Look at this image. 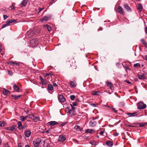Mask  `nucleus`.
Segmentation results:
<instances>
[{
    "mask_svg": "<svg viewBox=\"0 0 147 147\" xmlns=\"http://www.w3.org/2000/svg\"><path fill=\"white\" fill-rule=\"evenodd\" d=\"M38 43V41L37 39L34 38L31 40L30 42V45L31 47L34 48L37 46Z\"/></svg>",
    "mask_w": 147,
    "mask_h": 147,
    "instance_id": "obj_1",
    "label": "nucleus"
},
{
    "mask_svg": "<svg viewBox=\"0 0 147 147\" xmlns=\"http://www.w3.org/2000/svg\"><path fill=\"white\" fill-rule=\"evenodd\" d=\"M138 109H144L146 108V106L142 102H140L137 104Z\"/></svg>",
    "mask_w": 147,
    "mask_h": 147,
    "instance_id": "obj_2",
    "label": "nucleus"
},
{
    "mask_svg": "<svg viewBox=\"0 0 147 147\" xmlns=\"http://www.w3.org/2000/svg\"><path fill=\"white\" fill-rule=\"evenodd\" d=\"M39 31H35V29H34L30 33H28V38H31L35 34H36L38 33L39 32Z\"/></svg>",
    "mask_w": 147,
    "mask_h": 147,
    "instance_id": "obj_3",
    "label": "nucleus"
},
{
    "mask_svg": "<svg viewBox=\"0 0 147 147\" xmlns=\"http://www.w3.org/2000/svg\"><path fill=\"white\" fill-rule=\"evenodd\" d=\"M41 142L42 141L40 139L37 138L34 140L33 143L35 146H38L39 145L40 142Z\"/></svg>",
    "mask_w": 147,
    "mask_h": 147,
    "instance_id": "obj_4",
    "label": "nucleus"
},
{
    "mask_svg": "<svg viewBox=\"0 0 147 147\" xmlns=\"http://www.w3.org/2000/svg\"><path fill=\"white\" fill-rule=\"evenodd\" d=\"M16 126L15 124L13 125L12 126L9 127H5V129L8 131H14Z\"/></svg>",
    "mask_w": 147,
    "mask_h": 147,
    "instance_id": "obj_5",
    "label": "nucleus"
},
{
    "mask_svg": "<svg viewBox=\"0 0 147 147\" xmlns=\"http://www.w3.org/2000/svg\"><path fill=\"white\" fill-rule=\"evenodd\" d=\"M66 139V138L64 135H60L58 139V141L60 142H64Z\"/></svg>",
    "mask_w": 147,
    "mask_h": 147,
    "instance_id": "obj_6",
    "label": "nucleus"
},
{
    "mask_svg": "<svg viewBox=\"0 0 147 147\" xmlns=\"http://www.w3.org/2000/svg\"><path fill=\"white\" fill-rule=\"evenodd\" d=\"M118 12L120 13L121 14L123 15H125V13L123 8L120 6H118L117 8Z\"/></svg>",
    "mask_w": 147,
    "mask_h": 147,
    "instance_id": "obj_7",
    "label": "nucleus"
},
{
    "mask_svg": "<svg viewBox=\"0 0 147 147\" xmlns=\"http://www.w3.org/2000/svg\"><path fill=\"white\" fill-rule=\"evenodd\" d=\"M58 99L59 101L62 102H64L65 101V98L62 94H60L59 96Z\"/></svg>",
    "mask_w": 147,
    "mask_h": 147,
    "instance_id": "obj_8",
    "label": "nucleus"
},
{
    "mask_svg": "<svg viewBox=\"0 0 147 147\" xmlns=\"http://www.w3.org/2000/svg\"><path fill=\"white\" fill-rule=\"evenodd\" d=\"M58 124V123L55 121H51L47 123V125H49V126L51 127L52 126H53L54 125H56Z\"/></svg>",
    "mask_w": 147,
    "mask_h": 147,
    "instance_id": "obj_9",
    "label": "nucleus"
},
{
    "mask_svg": "<svg viewBox=\"0 0 147 147\" xmlns=\"http://www.w3.org/2000/svg\"><path fill=\"white\" fill-rule=\"evenodd\" d=\"M96 122L94 121V118H92V120H91L89 123V124L90 126L91 127H94L96 124Z\"/></svg>",
    "mask_w": 147,
    "mask_h": 147,
    "instance_id": "obj_10",
    "label": "nucleus"
},
{
    "mask_svg": "<svg viewBox=\"0 0 147 147\" xmlns=\"http://www.w3.org/2000/svg\"><path fill=\"white\" fill-rule=\"evenodd\" d=\"M31 134V131L30 130L28 129L26 131L24 134L25 136L26 137H29Z\"/></svg>",
    "mask_w": 147,
    "mask_h": 147,
    "instance_id": "obj_11",
    "label": "nucleus"
},
{
    "mask_svg": "<svg viewBox=\"0 0 147 147\" xmlns=\"http://www.w3.org/2000/svg\"><path fill=\"white\" fill-rule=\"evenodd\" d=\"M39 79L40 80V84H42V85H45L46 82L45 80H44L42 78L41 76H39Z\"/></svg>",
    "mask_w": 147,
    "mask_h": 147,
    "instance_id": "obj_12",
    "label": "nucleus"
},
{
    "mask_svg": "<svg viewBox=\"0 0 147 147\" xmlns=\"http://www.w3.org/2000/svg\"><path fill=\"white\" fill-rule=\"evenodd\" d=\"M14 90L16 91L20 92H21V90L16 85L14 84L13 86Z\"/></svg>",
    "mask_w": 147,
    "mask_h": 147,
    "instance_id": "obj_13",
    "label": "nucleus"
},
{
    "mask_svg": "<svg viewBox=\"0 0 147 147\" xmlns=\"http://www.w3.org/2000/svg\"><path fill=\"white\" fill-rule=\"evenodd\" d=\"M30 117L35 121H37L39 120V118L38 117H35L33 115H30Z\"/></svg>",
    "mask_w": 147,
    "mask_h": 147,
    "instance_id": "obj_14",
    "label": "nucleus"
},
{
    "mask_svg": "<svg viewBox=\"0 0 147 147\" xmlns=\"http://www.w3.org/2000/svg\"><path fill=\"white\" fill-rule=\"evenodd\" d=\"M28 2V0H23L22 1L20 5L22 7H25L26 5Z\"/></svg>",
    "mask_w": 147,
    "mask_h": 147,
    "instance_id": "obj_15",
    "label": "nucleus"
},
{
    "mask_svg": "<svg viewBox=\"0 0 147 147\" xmlns=\"http://www.w3.org/2000/svg\"><path fill=\"white\" fill-rule=\"evenodd\" d=\"M139 79H144L146 78V76L145 74H143L142 75L138 74L137 75Z\"/></svg>",
    "mask_w": 147,
    "mask_h": 147,
    "instance_id": "obj_16",
    "label": "nucleus"
},
{
    "mask_svg": "<svg viewBox=\"0 0 147 147\" xmlns=\"http://www.w3.org/2000/svg\"><path fill=\"white\" fill-rule=\"evenodd\" d=\"M17 22V20H9L6 22V23L10 24L15 23Z\"/></svg>",
    "mask_w": 147,
    "mask_h": 147,
    "instance_id": "obj_17",
    "label": "nucleus"
},
{
    "mask_svg": "<svg viewBox=\"0 0 147 147\" xmlns=\"http://www.w3.org/2000/svg\"><path fill=\"white\" fill-rule=\"evenodd\" d=\"M107 86L110 87L111 89L112 90H114V87L111 82H108L107 83Z\"/></svg>",
    "mask_w": 147,
    "mask_h": 147,
    "instance_id": "obj_18",
    "label": "nucleus"
},
{
    "mask_svg": "<svg viewBox=\"0 0 147 147\" xmlns=\"http://www.w3.org/2000/svg\"><path fill=\"white\" fill-rule=\"evenodd\" d=\"M9 63L10 65L13 66H14L15 65H19V64L18 63L12 61H10Z\"/></svg>",
    "mask_w": 147,
    "mask_h": 147,
    "instance_id": "obj_19",
    "label": "nucleus"
},
{
    "mask_svg": "<svg viewBox=\"0 0 147 147\" xmlns=\"http://www.w3.org/2000/svg\"><path fill=\"white\" fill-rule=\"evenodd\" d=\"M17 124L18 125V128L19 130L22 129V124L21 122L18 121L17 122Z\"/></svg>",
    "mask_w": 147,
    "mask_h": 147,
    "instance_id": "obj_20",
    "label": "nucleus"
},
{
    "mask_svg": "<svg viewBox=\"0 0 147 147\" xmlns=\"http://www.w3.org/2000/svg\"><path fill=\"white\" fill-rule=\"evenodd\" d=\"M48 89L49 92V90H53L54 89L53 86L52 84H49L48 86Z\"/></svg>",
    "mask_w": 147,
    "mask_h": 147,
    "instance_id": "obj_21",
    "label": "nucleus"
},
{
    "mask_svg": "<svg viewBox=\"0 0 147 147\" xmlns=\"http://www.w3.org/2000/svg\"><path fill=\"white\" fill-rule=\"evenodd\" d=\"M106 144L109 147H111L113 146V144L112 142L110 141H108L106 142Z\"/></svg>",
    "mask_w": 147,
    "mask_h": 147,
    "instance_id": "obj_22",
    "label": "nucleus"
},
{
    "mask_svg": "<svg viewBox=\"0 0 147 147\" xmlns=\"http://www.w3.org/2000/svg\"><path fill=\"white\" fill-rule=\"evenodd\" d=\"M10 92V91L4 88L3 92V94L5 95H6L7 94Z\"/></svg>",
    "mask_w": 147,
    "mask_h": 147,
    "instance_id": "obj_23",
    "label": "nucleus"
},
{
    "mask_svg": "<svg viewBox=\"0 0 147 147\" xmlns=\"http://www.w3.org/2000/svg\"><path fill=\"white\" fill-rule=\"evenodd\" d=\"M22 96V95H19L16 96L14 95H12L11 96L13 97L14 99L17 100L20 97Z\"/></svg>",
    "mask_w": 147,
    "mask_h": 147,
    "instance_id": "obj_24",
    "label": "nucleus"
},
{
    "mask_svg": "<svg viewBox=\"0 0 147 147\" xmlns=\"http://www.w3.org/2000/svg\"><path fill=\"white\" fill-rule=\"evenodd\" d=\"M40 21L43 23L45 22H46V16H44L41 18L40 19Z\"/></svg>",
    "mask_w": 147,
    "mask_h": 147,
    "instance_id": "obj_25",
    "label": "nucleus"
},
{
    "mask_svg": "<svg viewBox=\"0 0 147 147\" xmlns=\"http://www.w3.org/2000/svg\"><path fill=\"white\" fill-rule=\"evenodd\" d=\"M138 9L140 12L142 11L143 7L140 3H139L138 4Z\"/></svg>",
    "mask_w": 147,
    "mask_h": 147,
    "instance_id": "obj_26",
    "label": "nucleus"
},
{
    "mask_svg": "<svg viewBox=\"0 0 147 147\" xmlns=\"http://www.w3.org/2000/svg\"><path fill=\"white\" fill-rule=\"evenodd\" d=\"M6 124L5 122L3 121H0V127H3L5 126Z\"/></svg>",
    "mask_w": 147,
    "mask_h": 147,
    "instance_id": "obj_27",
    "label": "nucleus"
},
{
    "mask_svg": "<svg viewBox=\"0 0 147 147\" xmlns=\"http://www.w3.org/2000/svg\"><path fill=\"white\" fill-rule=\"evenodd\" d=\"M70 86L72 87H74L76 86V82H70Z\"/></svg>",
    "mask_w": 147,
    "mask_h": 147,
    "instance_id": "obj_28",
    "label": "nucleus"
},
{
    "mask_svg": "<svg viewBox=\"0 0 147 147\" xmlns=\"http://www.w3.org/2000/svg\"><path fill=\"white\" fill-rule=\"evenodd\" d=\"M127 114L129 117H134L137 115V113H127Z\"/></svg>",
    "mask_w": 147,
    "mask_h": 147,
    "instance_id": "obj_29",
    "label": "nucleus"
},
{
    "mask_svg": "<svg viewBox=\"0 0 147 147\" xmlns=\"http://www.w3.org/2000/svg\"><path fill=\"white\" fill-rule=\"evenodd\" d=\"M85 132L86 133H94V131L93 130L89 129H87L86 131Z\"/></svg>",
    "mask_w": 147,
    "mask_h": 147,
    "instance_id": "obj_30",
    "label": "nucleus"
},
{
    "mask_svg": "<svg viewBox=\"0 0 147 147\" xmlns=\"http://www.w3.org/2000/svg\"><path fill=\"white\" fill-rule=\"evenodd\" d=\"M28 116H26L25 117L24 116H21L20 117V118L21 119V120L22 121H24V120H26V118H28Z\"/></svg>",
    "mask_w": 147,
    "mask_h": 147,
    "instance_id": "obj_31",
    "label": "nucleus"
},
{
    "mask_svg": "<svg viewBox=\"0 0 147 147\" xmlns=\"http://www.w3.org/2000/svg\"><path fill=\"white\" fill-rule=\"evenodd\" d=\"M124 7L127 11H129L131 10L129 6L127 4H125L124 5Z\"/></svg>",
    "mask_w": 147,
    "mask_h": 147,
    "instance_id": "obj_32",
    "label": "nucleus"
},
{
    "mask_svg": "<svg viewBox=\"0 0 147 147\" xmlns=\"http://www.w3.org/2000/svg\"><path fill=\"white\" fill-rule=\"evenodd\" d=\"M141 41L142 43V44L146 46L147 45V44L146 42V41L144 40L143 39H142L141 40Z\"/></svg>",
    "mask_w": 147,
    "mask_h": 147,
    "instance_id": "obj_33",
    "label": "nucleus"
},
{
    "mask_svg": "<svg viewBox=\"0 0 147 147\" xmlns=\"http://www.w3.org/2000/svg\"><path fill=\"white\" fill-rule=\"evenodd\" d=\"M100 92L98 91H94L93 92L92 95H98Z\"/></svg>",
    "mask_w": 147,
    "mask_h": 147,
    "instance_id": "obj_34",
    "label": "nucleus"
},
{
    "mask_svg": "<svg viewBox=\"0 0 147 147\" xmlns=\"http://www.w3.org/2000/svg\"><path fill=\"white\" fill-rule=\"evenodd\" d=\"M75 128L78 131H80L81 130L80 127L78 125H76L75 127Z\"/></svg>",
    "mask_w": 147,
    "mask_h": 147,
    "instance_id": "obj_35",
    "label": "nucleus"
},
{
    "mask_svg": "<svg viewBox=\"0 0 147 147\" xmlns=\"http://www.w3.org/2000/svg\"><path fill=\"white\" fill-rule=\"evenodd\" d=\"M74 110H72L71 109H70L68 110V113H69L70 114H72L74 113Z\"/></svg>",
    "mask_w": 147,
    "mask_h": 147,
    "instance_id": "obj_36",
    "label": "nucleus"
},
{
    "mask_svg": "<svg viewBox=\"0 0 147 147\" xmlns=\"http://www.w3.org/2000/svg\"><path fill=\"white\" fill-rule=\"evenodd\" d=\"M47 78H49V79H51L52 77L51 76V75L50 74H47Z\"/></svg>",
    "mask_w": 147,
    "mask_h": 147,
    "instance_id": "obj_37",
    "label": "nucleus"
},
{
    "mask_svg": "<svg viewBox=\"0 0 147 147\" xmlns=\"http://www.w3.org/2000/svg\"><path fill=\"white\" fill-rule=\"evenodd\" d=\"M47 29L48 31L49 32L51 30V27L48 25H47Z\"/></svg>",
    "mask_w": 147,
    "mask_h": 147,
    "instance_id": "obj_38",
    "label": "nucleus"
},
{
    "mask_svg": "<svg viewBox=\"0 0 147 147\" xmlns=\"http://www.w3.org/2000/svg\"><path fill=\"white\" fill-rule=\"evenodd\" d=\"M27 126V124L25 123L23 125H22V129H23L26 128Z\"/></svg>",
    "mask_w": 147,
    "mask_h": 147,
    "instance_id": "obj_39",
    "label": "nucleus"
},
{
    "mask_svg": "<svg viewBox=\"0 0 147 147\" xmlns=\"http://www.w3.org/2000/svg\"><path fill=\"white\" fill-rule=\"evenodd\" d=\"M10 25V24H7L6 23V24H4L2 26L1 28H5V27H6V26Z\"/></svg>",
    "mask_w": 147,
    "mask_h": 147,
    "instance_id": "obj_40",
    "label": "nucleus"
},
{
    "mask_svg": "<svg viewBox=\"0 0 147 147\" xmlns=\"http://www.w3.org/2000/svg\"><path fill=\"white\" fill-rule=\"evenodd\" d=\"M140 66V64L139 63L135 64L134 65V67H139Z\"/></svg>",
    "mask_w": 147,
    "mask_h": 147,
    "instance_id": "obj_41",
    "label": "nucleus"
},
{
    "mask_svg": "<svg viewBox=\"0 0 147 147\" xmlns=\"http://www.w3.org/2000/svg\"><path fill=\"white\" fill-rule=\"evenodd\" d=\"M75 98V96L74 95H71L70 96V99L72 100H74Z\"/></svg>",
    "mask_w": 147,
    "mask_h": 147,
    "instance_id": "obj_42",
    "label": "nucleus"
},
{
    "mask_svg": "<svg viewBox=\"0 0 147 147\" xmlns=\"http://www.w3.org/2000/svg\"><path fill=\"white\" fill-rule=\"evenodd\" d=\"M97 104H95L94 103H92L90 104L91 106L94 107H97Z\"/></svg>",
    "mask_w": 147,
    "mask_h": 147,
    "instance_id": "obj_43",
    "label": "nucleus"
},
{
    "mask_svg": "<svg viewBox=\"0 0 147 147\" xmlns=\"http://www.w3.org/2000/svg\"><path fill=\"white\" fill-rule=\"evenodd\" d=\"M8 74H9L11 76L12 75V74H13V73H12V72L11 71H8Z\"/></svg>",
    "mask_w": 147,
    "mask_h": 147,
    "instance_id": "obj_44",
    "label": "nucleus"
},
{
    "mask_svg": "<svg viewBox=\"0 0 147 147\" xmlns=\"http://www.w3.org/2000/svg\"><path fill=\"white\" fill-rule=\"evenodd\" d=\"M112 110L115 113H116L117 112V111L115 110V109L114 108H112Z\"/></svg>",
    "mask_w": 147,
    "mask_h": 147,
    "instance_id": "obj_45",
    "label": "nucleus"
},
{
    "mask_svg": "<svg viewBox=\"0 0 147 147\" xmlns=\"http://www.w3.org/2000/svg\"><path fill=\"white\" fill-rule=\"evenodd\" d=\"M47 140L50 141V139L51 138V137H50V135H48L47 136Z\"/></svg>",
    "mask_w": 147,
    "mask_h": 147,
    "instance_id": "obj_46",
    "label": "nucleus"
},
{
    "mask_svg": "<svg viewBox=\"0 0 147 147\" xmlns=\"http://www.w3.org/2000/svg\"><path fill=\"white\" fill-rule=\"evenodd\" d=\"M10 7H11V10H12L15 9V7L13 5Z\"/></svg>",
    "mask_w": 147,
    "mask_h": 147,
    "instance_id": "obj_47",
    "label": "nucleus"
},
{
    "mask_svg": "<svg viewBox=\"0 0 147 147\" xmlns=\"http://www.w3.org/2000/svg\"><path fill=\"white\" fill-rule=\"evenodd\" d=\"M44 8H40L39 9V11L38 12V13L40 12Z\"/></svg>",
    "mask_w": 147,
    "mask_h": 147,
    "instance_id": "obj_48",
    "label": "nucleus"
},
{
    "mask_svg": "<svg viewBox=\"0 0 147 147\" xmlns=\"http://www.w3.org/2000/svg\"><path fill=\"white\" fill-rule=\"evenodd\" d=\"M70 105L72 109L71 110H74L75 109V107H74V106L72 105V104H70Z\"/></svg>",
    "mask_w": 147,
    "mask_h": 147,
    "instance_id": "obj_49",
    "label": "nucleus"
},
{
    "mask_svg": "<svg viewBox=\"0 0 147 147\" xmlns=\"http://www.w3.org/2000/svg\"><path fill=\"white\" fill-rule=\"evenodd\" d=\"M77 105V104L76 102H74L72 103V105L74 106H76Z\"/></svg>",
    "mask_w": 147,
    "mask_h": 147,
    "instance_id": "obj_50",
    "label": "nucleus"
},
{
    "mask_svg": "<svg viewBox=\"0 0 147 147\" xmlns=\"http://www.w3.org/2000/svg\"><path fill=\"white\" fill-rule=\"evenodd\" d=\"M7 18V16L6 15H4L3 16V18L4 20H5Z\"/></svg>",
    "mask_w": 147,
    "mask_h": 147,
    "instance_id": "obj_51",
    "label": "nucleus"
},
{
    "mask_svg": "<svg viewBox=\"0 0 147 147\" xmlns=\"http://www.w3.org/2000/svg\"><path fill=\"white\" fill-rule=\"evenodd\" d=\"M145 31L146 33L147 34V26H146L145 29Z\"/></svg>",
    "mask_w": 147,
    "mask_h": 147,
    "instance_id": "obj_52",
    "label": "nucleus"
},
{
    "mask_svg": "<svg viewBox=\"0 0 147 147\" xmlns=\"http://www.w3.org/2000/svg\"><path fill=\"white\" fill-rule=\"evenodd\" d=\"M104 133V132L103 131H102L100 133V134L101 135H103Z\"/></svg>",
    "mask_w": 147,
    "mask_h": 147,
    "instance_id": "obj_53",
    "label": "nucleus"
},
{
    "mask_svg": "<svg viewBox=\"0 0 147 147\" xmlns=\"http://www.w3.org/2000/svg\"><path fill=\"white\" fill-rule=\"evenodd\" d=\"M144 125H145L144 123H142V124H140V127H143V126H144Z\"/></svg>",
    "mask_w": 147,
    "mask_h": 147,
    "instance_id": "obj_54",
    "label": "nucleus"
},
{
    "mask_svg": "<svg viewBox=\"0 0 147 147\" xmlns=\"http://www.w3.org/2000/svg\"><path fill=\"white\" fill-rule=\"evenodd\" d=\"M51 17H48V18H47H47H46L47 21L48 20H49L50 19H51Z\"/></svg>",
    "mask_w": 147,
    "mask_h": 147,
    "instance_id": "obj_55",
    "label": "nucleus"
},
{
    "mask_svg": "<svg viewBox=\"0 0 147 147\" xmlns=\"http://www.w3.org/2000/svg\"><path fill=\"white\" fill-rule=\"evenodd\" d=\"M18 147H22L21 144L20 143L18 144Z\"/></svg>",
    "mask_w": 147,
    "mask_h": 147,
    "instance_id": "obj_56",
    "label": "nucleus"
},
{
    "mask_svg": "<svg viewBox=\"0 0 147 147\" xmlns=\"http://www.w3.org/2000/svg\"><path fill=\"white\" fill-rule=\"evenodd\" d=\"M145 60L147 61V55H146L145 56Z\"/></svg>",
    "mask_w": 147,
    "mask_h": 147,
    "instance_id": "obj_57",
    "label": "nucleus"
},
{
    "mask_svg": "<svg viewBox=\"0 0 147 147\" xmlns=\"http://www.w3.org/2000/svg\"><path fill=\"white\" fill-rule=\"evenodd\" d=\"M1 45H0V53L1 51H2V49H1Z\"/></svg>",
    "mask_w": 147,
    "mask_h": 147,
    "instance_id": "obj_58",
    "label": "nucleus"
},
{
    "mask_svg": "<svg viewBox=\"0 0 147 147\" xmlns=\"http://www.w3.org/2000/svg\"><path fill=\"white\" fill-rule=\"evenodd\" d=\"M114 135L115 136H117L118 135V134L117 133L114 134Z\"/></svg>",
    "mask_w": 147,
    "mask_h": 147,
    "instance_id": "obj_59",
    "label": "nucleus"
},
{
    "mask_svg": "<svg viewBox=\"0 0 147 147\" xmlns=\"http://www.w3.org/2000/svg\"><path fill=\"white\" fill-rule=\"evenodd\" d=\"M127 126H128V127H134V126H132V125H127Z\"/></svg>",
    "mask_w": 147,
    "mask_h": 147,
    "instance_id": "obj_60",
    "label": "nucleus"
},
{
    "mask_svg": "<svg viewBox=\"0 0 147 147\" xmlns=\"http://www.w3.org/2000/svg\"><path fill=\"white\" fill-rule=\"evenodd\" d=\"M53 85L54 86H57V85L55 83Z\"/></svg>",
    "mask_w": 147,
    "mask_h": 147,
    "instance_id": "obj_61",
    "label": "nucleus"
},
{
    "mask_svg": "<svg viewBox=\"0 0 147 147\" xmlns=\"http://www.w3.org/2000/svg\"><path fill=\"white\" fill-rule=\"evenodd\" d=\"M126 82H127L128 84H131V82L129 81H126Z\"/></svg>",
    "mask_w": 147,
    "mask_h": 147,
    "instance_id": "obj_62",
    "label": "nucleus"
},
{
    "mask_svg": "<svg viewBox=\"0 0 147 147\" xmlns=\"http://www.w3.org/2000/svg\"><path fill=\"white\" fill-rule=\"evenodd\" d=\"M50 130H47V133H49Z\"/></svg>",
    "mask_w": 147,
    "mask_h": 147,
    "instance_id": "obj_63",
    "label": "nucleus"
},
{
    "mask_svg": "<svg viewBox=\"0 0 147 147\" xmlns=\"http://www.w3.org/2000/svg\"><path fill=\"white\" fill-rule=\"evenodd\" d=\"M25 147H30V146H29L28 145H25Z\"/></svg>",
    "mask_w": 147,
    "mask_h": 147,
    "instance_id": "obj_64",
    "label": "nucleus"
}]
</instances>
